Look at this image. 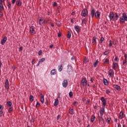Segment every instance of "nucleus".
I'll return each instance as SVG.
<instances>
[{"instance_id":"f257e3e1","label":"nucleus","mask_w":127,"mask_h":127,"mask_svg":"<svg viewBox=\"0 0 127 127\" xmlns=\"http://www.w3.org/2000/svg\"><path fill=\"white\" fill-rule=\"evenodd\" d=\"M120 23H125V21H127V16L126 13H123V16L120 19Z\"/></svg>"},{"instance_id":"f03ea898","label":"nucleus","mask_w":127,"mask_h":127,"mask_svg":"<svg viewBox=\"0 0 127 127\" xmlns=\"http://www.w3.org/2000/svg\"><path fill=\"white\" fill-rule=\"evenodd\" d=\"M89 12H88V10L87 9L84 8L81 11V16H83V17H87L88 16V14Z\"/></svg>"},{"instance_id":"7ed1b4c3","label":"nucleus","mask_w":127,"mask_h":127,"mask_svg":"<svg viewBox=\"0 0 127 127\" xmlns=\"http://www.w3.org/2000/svg\"><path fill=\"white\" fill-rule=\"evenodd\" d=\"M109 17L110 21H112V20L115 19V14H114V12H110Z\"/></svg>"},{"instance_id":"20e7f679","label":"nucleus","mask_w":127,"mask_h":127,"mask_svg":"<svg viewBox=\"0 0 127 127\" xmlns=\"http://www.w3.org/2000/svg\"><path fill=\"white\" fill-rule=\"evenodd\" d=\"M101 101L102 102L103 107H106V105H107V100H106L105 97H102Z\"/></svg>"},{"instance_id":"39448f33","label":"nucleus","mask_w":127,"mask_h":127,"mask_svg":"<svg viewBox=\"0 0 127 127\" xmlns=\"http://www.w3.org/2000/svg\"><path fill=\"white\" fill-rule=\"evenodd\" d=\"M81 83L83 86H87V79L86 77L82 78L81 80Z\"/></svg>"},{"instance_id":"423d86ee","label":"nucleus","mask_w":127,"mask_h":127,"mask_svg":"<svg viewBox=\"0 0 127 127\" xmlns=\"http://www.w3.org/2000/svg\"><path fill=\"white\" fill-rule=\"evenodd\" d=\"M30 32L33 35V34H35V30H34V26H32L30 27Z\"/></svg>"},{"instance_id":"0eeeda50","label":"nucleus","mask_w":127,"mask_h":127,"mask_svg":"<svg viewBox=\"0 0 127 127\" xmlns=\"http://www.w3.org/2000/svg\"><path fill=\"white\" fill-rule=\"evenodd\" d=\"M63 86L64 88H67V86H68V81L66 79H64L63 81Z\"/></svg>"},{"instance_id":"6e6552de","label":"nucleus","mask_w":127,"mask_h":127,"mask_svg":"<svg viewBox=\"0 0 127 127\" xmlns=\"http://www.w3.org/2000/svg\"><path fill=\"white\" fill-rule=\"evenodd\" d=\"M7 39V38L6 36H4L3 39L1 40L0 43L2 45H3L5 42H6V40Z\"/></svg>"},{"instance_id":"1a4fd4ad","label":"nucleus","mask_w":127,"mask_h":127,"mask_svg":"<svg viewBox=\"0 0 127 127\" xmlns=\"http://www.w3.org/2000/svg\"><path fill=\"white\" fill-rule=\"evenodd\" d=\"M105 106H102V108L100 110V116H103L104 115V113H105Z\"/></svg>"},{"instance_id":"9d476101","label":"nucleus","mask_w":127,"mask_h":127,"mask_svg":"<svg viewBox=\"0 0 127 127\" xmlns=\"http://www.w3.org/2000/svg\"><path fill=\"white\" fill-rule=\"evenodd\" d=\"M113 88H114V89H116V90H117V91H119L122 90V88H121V86L116 84H114L113 85Z\"/></svg>"},{"instance_id":"9b49d317","label":"nucleus","mask_w":127,"mask_h":127,"mask_svg":"<svg viewBox=\"0 0 127 127\" xmlns=\"http://www.w3.org/2000/svg\"><path fill=\"white\" fill-rule=\"evenodd\" d=\"M74 29L76 31L77 33H80V31L81 29H80V27L78 25L74 26Z\"/></svg>"},{"instance_id":"f8f14e48","label":"nucleus","mask_w":127,"mask_h":127,"mask_svg":"<svg viewBox=\"0 0 127 127\" xmlns=\"http://www.w3.org/2000/svg\"><path fill=\"white\" fill-rule=\"evenodd\" d=\"M8 85H9V82H8V79H7L5 82V89H9V86H8Z\"/></svg>"},{"instance_id":"ddd939ff","label":"nucleus","mask_w":127,"mask_h":127,"mask_svg":"<svg viewBox=\"0 0 127 127\" xmlns=\"http://www.w3.org/2000/svg\"><path fill=\"white\" fill-rule=\"evenodd\" d=\"M40 97L41 98L40 101H41L42 104H44V96H43L42 93H41L40 94Z\"/></svg>"},{"instance_id":"4468645a","label":"nucleus","mask_w":127,"mask_h":127,"mask_svg":"<svg viewBox=\"0 0 127 127\" xmlns=\"http://www.w3.org/2000/svg\"><path fill=\"white\" fill-rule=\"evenodd\" d=\"M100 15H101V12L100 11H97L95 12V16L96 18H99V17H100Z\"/></svg>"},{"instance_id":"2eb2a0df","label":"nucleus","mask_w":127,"mask_h":127,"mask_svg":"<svg viewBox=\"0 0 127 127\" xmlns=\"http://www.w3.org/2000/svg\"><path fill=\"white\" fill-rule=\"evenodd\" d=\"M109 75L110 77H113L114 76V70L112 69H110L109 70Z\"/></svg>"},{"instance_id":"dca6fc26","label":"nucleus","mask_w":127,"mask_h":127,"mask_svg":"<svg viewBox=\"0 0 127 127\" xmlns=\"http://www.w3.org/2000/svg\"><path fill=\"white\" fill-rule=\"evenodd\" d=\"M119 17H120V14H119L117 12L115 13L114 18L115 19V21L119 19Z\"/></svg>"},{"instance_id":"f3484780","label":"nucleus","mask_w":127,"mask_h":127,"mask_svg":"<svg viewBox=\"0 0 127 127\" xmlns=\"http://www.w3.org/2000/svg\"><path fill=\"white\" fill-rule=\"evenodd\" d=\"M95 14H96V12L95 11V9H92L91 11V15L92 18H93L94 16H95Z\"/></svg>"},{"instance_id":"a211bd4d","label":"nucleus","mask_w":127,"mask_h":127,"mask_svg":"<svg viewBox=\"0 0 127 127\" xmlns=\"http://www.w3.org/2000/svg\"><path fill=\"white\" fill-rule=\"evenodd\" d=\"M97 38L95 36L93 37L92 38V44L94 45L95 43H97Z\"/></svg>"},{"instance_id":"6ab92c4d","label":"nucleus","mask_w":127,"mask_h":127,"mask_svg":"<svg viewBox=\"0 0 127 127\" xmlns=\"http://www.w3.org/2000/svg\"><path fill=\"white\" fill-rule=\"evenodd\" d=\"M112 67L114 70H116V69H117V67H118V64H117V63H113Z\"/></svg>"},{"instance_id":"aec40b11","label":"nucleus","mask_w":127,"mask_h":127,"mask_svg":"<svg viewBox=\"0 0 127 127\" xmlns=\"http://www.w3.org/2000/svg\"><path fill=\"white\" fill-rule=\"evenodd\" d=\"M59 104V100H58V99H56L54 103L55 107H57Z\"/></svg>"},{"instance_id":"412c9836","label":"nucleus","mask_w":127,"mask_h":127,"mask_svg":"<svg viewBox=\"0 0 127 127\" xmlns=\"http://www.w3.org/2000/svg\"><path fill=\"white\" fill-rule=\"evenodd\" d=\"M69 113L70 114V115H74L75 113L74 112V109L70 108L69 109Z\"/></svg>"},{"instance_id":"4be33fe9","label":"nucleus","mask_w":127,"mask_h":127,"mask_svg":"<svg viewBox=\"0 0 127 127\" xmlns=\"http://www.w3.org/2000/svg\"><path fill=\"white\" fill-rule=\"evenodd\" d=\"M87 21H88V20L86 18L83 19L82 20V25L85 24V25H87Z\"/></svg>"},{"instance_id":"5701e85b","label":"nucleus","mask_w":127,"mask_h":127,"mask_svg":"<svg viewBox=\"0 0 127 127\" xmlns=\"http://www.w3.org/2000/svg\"><path fill=\"white\" fill-rule=\"evenodd\" d=\"M16 3V4L17 6H20L21 4H22V2L20 0L17 1Z\"/></svg>"},{"instance_id":"b1692460","label":"nucleus","mask_w":127,"mask_h":127,"mask_svg":"<svg viewBox=\"0 0 127 127\" xmlns=\"http://www.w3.org/2000/svg\"><path fill=\"white\" fill-rule=\"evenodd\" d=\"M119 118L122 120V119H124V112L123 111H121L119 114Z\"/></svg>"},{"instance_id":"393cba45","label":"nucleus","mask_w":127,"mask_h":127,"mask_svg":"<svg viewBox=\"0 0 127 127\" xmlns=\"http://www.w3.org/2000/svg\"><path fill=\"white\" fill-rule=\"evenodd\" d=\"M39 23L40 25H42L44 23V21L43 20V18L42 17V19L39 20Z\"/></svg>"},{"instance_id":"a878e982","label":"nucleus","mask_w":127,"mask_h":127,"mask_svg":"<svg viewBox=\"0 0 127 127\" xmlns=\"http://www.w3.org/2000/svg\"><path fill=\"white\" fill-rule=\"evenodd\" d=\"M103 82L105 86H108V85H109V82L108 81V80H107V79L104 78Z\"/></svg>"},{"instance_id":"bb28decb","label":"nucleus","mask_w":127,"mask_h":127,"mask_svg":"<svg viewBox=\"0 0 127 127\" xmlns=\"http://www.w3.org/2000/svg\"><path fill=\"white\" fill-rule=\"evenodd\" d=\"M95 119H96V117L95 116V115H92L91 119V123H94V122L95 121Z\"/></svg>"},{"instance_id":"cd10ccee","label":"nucleus","mask_w":127,"mask_h":127,"mask_svg":"<svg viewBox=\"0 0 127 127\" xmlns=\"http://www.w3.org/2000/svg\"><path fill=\"white\" fill-rule=\"evenodd\" d=\"M4 9V8L3 7V5L2 4V3L0 2V10H3Z\"/></svg>"},{"instance_id":"c85d7f7f","label":"nucleus","mask_w":127,"mask_h":127,"mask_svg":"<svg viewBox=\"0 0 127 127\" xmlns=\"http://www.w3.org/2000/svg\"><path fill=\"white\" fill-rule=\"evenodd\" d=\"M67 38H68V39H70V38H71V32H70V31H68L67 32Z\"/></svg>"},{"instance_id":"c756f323","label":"nucleus","mask_w":127,"mask_h":127,"mask_svg":"<svg viewBox=\"0 0 127 127\" xmlns=\"http://www.w3.org/2000/svg\"><path fill=\"white\" fill-rule=\"evenodd\" d=\"M98 63H99V61L96 60L95 63L93 64V67H97V65H98Z\"/></svg>"},{"instance_id":"7c9ffc66","label":"nucleus","mask_w":127,"mask_h":127,"mask_svg":"<svg viewBox=\"0 0 127 127\" xmlns=\"http://www.w3.org/2000/svg\"><path fill=\"white\" fill-rule=\"evenodd\" d=\"M7 107H11V106L12 105V103H11V102L10 101H8L7 102Z\"/></svg>"},{"instance_id":"2f4dec72","label":"nucleus","mask_w":127,"mask_h":127,"mask_svg":"<svg viewBox=\"0 0 127 127\" xmlns=\"http://www.w3.org/2000/svg\"><path fill=\"white\" fill-rule=\"evenodd\" d=\"M111 120H112V118H111V117L107 118L106 120V122L108 123V124H111Z\"/></svg>"},{"instance_id":"473e14b6","label":"nucleus","mask_w":127,"mask_h":127,"mask_svg":"<svg viewBox=\"0 0 127 127\" xmlns=\"http://www.w3.org/2000/svg\"><path fill=\"white\" fill-rule=\"evenodd\" d=\"M98 120L99 121V122L101 121H104V119H103V116H98Z\"/></svg>"},{"instance_id":"72a5a7b5","label":"nucleus","mask_w":127,"mask_h":127,"mask_svg":"<svg viewBox=\"0 0 127 127\" xmlns=\"http://www.w3.org/2000/svg\"><path fill=\"white\" fill-rule=\"evenodd\" d=\"M29 99L30 102H33V101H34V97H33V96L32 95L30 96Z\"/></svg>"},{"instance_id":"f704fd0d","label":"nucleus","mask_w":127,"mask_h":127,"mask_svg":"<svg viewBox=\"0 0 127 127\" xmlns=\"http://www.w3.org/2000/svg\"><path fill=\"white\" fill-rule=\"evenodd\" d=\"M110 52H111V50H110L106 51L104 53V55H108V54H109V53H110Z\"/></svg>"},{"instance_id":"c9c22d12","label":"nucleus","mask_w":127,"mask_h":127,"mask_svg":"<svg viewBox=\"0 0 127 127\" xmlns=\"http://www.w3.org/2000/svg\"><path fill=\"white\" fill-rule=\"evenodd\" d=\"M59 67H60L59 68V71H60V72H61V71L63 69V68H62L63 67V64H61L59 66Z\"/></svg>"},{"instance_id":"e433bc0d","label":"nucleus","mask_w":127,"mask_h":127,"mask_svg":"<svg viewBox=\"0 0 127 127\" xmlns=\"http://www.w3.org/2000/svg\"><path fill=\"white\" fill-rule=\"evenodd\" d=\"M51 75H55V74H56V71H55V69L51 70Z\"/></svg>"},{"instance_id":"4c0bfd02","label":"nucleus","mask_w":127,"mask_h":127,"mask_svg":"<svg viewBox=\"0 0 127 127\" xmlns=\"http://www.w3.org/2000/svg\"><path fill=\"white\" fill-rule=\"evenodd\" d=\"M88 62H89L88 59H87V58H85L84 59L83 63H84L85 64H87V63H88Z\"/></svg>"},{"instance_id":"58836bf2","label":"nucleus","mask_w":127,"mask_h":127,"mask_svg":"<svg viewBox=\"0 0 127 127\" xmlns=\"http://www.w3.org/2000/svg\"><path fill=\"white\" fill-rule=\"evenodd\" d=\"M104 40H105V38H104V37H102L100 38V40L99 41V43H100V44L103 43V41H104Z\"/></svg>"},{"instance_id":"ea45409f","label":"nucleus","mask_w":127,"mask_h":127,"mask_svg":"<svg viewBox=\"0 0 127 127\" xmlns=\"http://www.w3.org/2000/svg\"><path fill=\"white\" fill-rule=\"evenodd\" d=\"M7 6H8V8H10V7H11V4H10L9 1L7 2Z\"/></svg>"},{"instance_id":"a19ab883","label":"nucleus","mask_w":127,"mask_h":127,"mask_svg":"<svg viewBox=\"0 0 127 127\" xmlns=\"http://www.w3.org/2000/svg\"><path fill=\"white\" fill-rule=\"evenodd\" d=\"M104 63V64H109V63H110V61L108 59H106Z\"/></svg>"},{"instance_id":"79ce46f5","label":"nucleus","mask_w":127,"mask_h":127,"mask_svg":"<svg viewBox=\"0 0 127 127\" xmlns=\"http://www.w3.org/2000/svg\"><path fill=\"white\" fill-rule=\"evenodd\" d=\"M35 122V118H32V119L30 120V123H34Z\"/></svg>"},{"instance_id":"37998d69","label":"nucleus","mask_w":127,"mask_h":127,"mask_svg":"<svg viewBox=\"0 0 127 127\" xmlns=\"http://www.w3.org/2000/svg\"><path fill=\"white\" fill-rule=\"evenodd\" d=\"M69 97L70 98H72V97H73V92H72V91L69 92Z\"/></svg>"},{"instance_id":"c03bdc74","label":"nucleus","mask_w":127,"mask_h":127,"mask_svg":"<svg viewBox=\"0 0 127 127\" xmlns=\"http://www.w3.org/2000/svg\"><path fill=\"white\" fill-rule=\"evenodd\" d=\"M12 111H13V108L10 107L9 108V109H8L9 113H11V112H12Z\"/></svg>"},{"instance_id":"a18cd8bd","label":"nucleus","mask_w":127,"mask_h":127,"mask_svg":"<svg viewBox=\"0 0 127 127\" xmlns=\"http://www.w3.org/2000/svg\"><path fill=\"white\" fill-rule=\"evenodd\" d=\"M45 61V58H42L39 61V63H41L42 62H44Z\"/></svg>"},{"instance_id":"49530a36","label":"nucleus","mask_w":127,"mask_h":127,"mask_svg":"<svg viewBox=\"0 0 127 127\" xmlns=\"http://www.w3.org/2000/svg\"><path fill=\"white\" fill-rule=\"evenodd\" d=\"M112 46H113V43H112V40H110L109 41V47H112Z\"/></svg>"},{"instance_id":"de8ad7c7","label":"nucleus","mask_w":127,"mask_h":127,"mask_svg":"<svg viewBox=\"0 0 127 127\" xmlns=\"http://www.w3.org/2000/svg\"><path fill=\"white\" fill-rule=\"evenodd\" d=\"M49 21H50V20H44V24H46V23H47L48 22H49Z\"/></svg>"},{"instance_id":"09e8293b","label":"nucleus","mask_w":127,"mask_h":127,"mask_svg":"<svg viewBox=\"0 0 127 127\" xmlns=\"http://www.w3.org/2000/svg\"><path fill=\"white\" fill-rule=\"evenodd\" d=\"M40 106V103L39 102H37L36 105V108H39V106Z\"/></svg>"},{"instance_id":"8fccbe9b","label":"nucleus","mask_w":127,"mask_h":127,"mask_svg":"<svg viewBox=\"0 0 127 127\" xmlns=\"http://www.w3.org/2000/svg\"><path fill=\"white\" fill-rule=\"evenodd\" d=\"M2 115H3V111L2 110L0 111V117H2Z\"/></svg>"},{"instance_id":"3c124183","label":"nucleus","mask_w":127,"mask_h":127,"mask_svg":"<svg viewBox=\"0 0 127 127\" xmlns=\"http://www.w3.org/2000/svg\"><path fill=\"white\" fill-rule=\"evenodd\" d=\"M38 54H39V56H40V55H41L42 54V50H41L40 51H39L38 52Z\"/></svg>"},{"instance_id":"603ef678","label":"nucleus","mask_w":127,"mask_h":127,"mask_svg":"<svg viewBox=\"0 0 127 127\" xmlns=\"http://www.w3.org/2000/svg\"><path fill=\"white\" fill-rule=\"evenodd\" d=\"M115 61L116 62H118V60H119V58H118V57H116V58L114 59Z\"/></svg>"},{"instance_id":"864d4df0","label":"nucleus","mask_w":127,"mask_h":127,"mask_svg":"<svg viewBox=\"0 0 127 127\" xmlns=\"http://www.w3.org/2000/svg\"><path fill=\"white\" fill-rule=\"evenodd\" d=\"M74 19H75V18H71V19H70V21H71V22L72 23H74Z\"/></svg>"},{"instance_id":"5fc2aeb1","label":"nucleus","mask_w":127,"mask_h":127,"mask_svg":"<svg viewBox=\"0 0 127 127\" xmlns=\"http://www.w3.org/2000/svg\"><path fill=\"white\" fill-rule=\"evenodd\" d=\"M77 104H78V102L75 101L74 102H73V106H76Z\"/></svg>"},{"instance_id":"6e6d98bb","label":"nucleus","mask_w":127,"mask_h":127,"mask_svg":"<svg viewBox=\"0 0 127 127\" xmlns=\"http://www.w3.org/2000/svg\"><path fill=\"white\" fill-rule=\"evenodd\" d=\"M110 93H111V91H110V90L108 89L106 90V94L109 95V94H110Z\"/></svg>"},{"instance_id":"4d7b16f0","label":"nucleus","mask_w":127,"mask_h":127,"mask_svg":"<svg viewBox=\"0 0 127 127\" xmlns=\"http://www.w3.org/2000/svg\"><path fill=\"white\" fill-rule=\"evenodd\" d=\"M127 60H124L123 63V65H125V64H126L127 63Z\"/></svg>"},{"instance_id":"13d9d810","label":"nucleus","mask_w":127,"mask_h":127,"mask_svg":"<svg viewBox=\"0 0 127 127\" xmlns=\"http://www.w3.org/2000/svg\"><path fill=\"white\" fill-rule=\"evenodd\" d=\"M35 63V59H33L32 61V64H34Z\"/></svg>"},{"instance_id":"bf43d9fd","label":"nucleus","mask_w":127,"mask_h":127,"mask_svg":"<svg viewBox=\"0 0 127 127\" xmlns=\"http://www.w3.org/2000/svg\"><path fill=\"white\" fill-rule=\"evenodd\" d=\"M53 6H56L57 5V2H54L53 4Z\"/></svg>"},{"instance_id":"052dcab7","label":"nucleus","mask_w":127,"mask_h":127,"mask_svg":"<svg viewBox=\"0 0 127 127\" xmlns=\"http://www.w3.org/2000/svg\"><path fill=\"white\" fill-rule=\"evenodd\" d=\"M3 16V13L1 12V11L0 12V17H2Z\"/></svg>"},{"instance_id":"680f3d73","label":"nucleus","mask_w":127,"mask_h":127,"mask_svg":"<svg viewBox=\"0 0 127 127\" xmlns=\"http://www.w3.org/2000/svg\"><path fill=\"white\" fill-rule=\"evenodd\" d=\"M0 110H1V111L3 110V107L2 106V105H0Z\"/></svg>"},{"instance_id":"e2e57ef3","label":"nucleus","mask_w":127,"mask_h":127,"mask_svg":"<svg viewBox=\"0 0 127 127\" xmlns=\"http://www.w3.org/2000/svg\"><path fill=\"white\" fill-rule=\"evenodd\" d=\"M15 1H16V0H12V4H14V3H15Z\"/></svg>"},{"instance_id":"0e129e2a","label":"nucleus","mask_w":127,"mask_h":127,"mask_svg":"<svg viewBox=\"0 0 127 127\" xmlns=\"http://www.w3.org/2000/svg\"><path fill=\"white\" fill-rule=\"evenodd\" d=\"M22 49H23V47H20L19 49V51H22Z\"/></svg>"},{"instance_id":"69168bd1","label":"nucleus","mask_w":127,"mask_h":127,"mask_svg":"<svg viewBox=\"0 0 127 127\" xmlns=\"http://www.w3.org/2000/svg\"><path fill=\"white\" fill-rule=\"evenodd\" d=\"M124 57H125V60H127V54H125Z\"/></svg>"},{"instance_id":"338daca9","label":"nucleus","mask_w":127,"mask_h":127,"mask_svg":"<svg viewBox=\"0 0 127 127\" xmlns=\"http://www.w3.org/2000/svg\"><path fill=\"white\" fill-rule=\"evenodd\" d=\"M56 24L58 26H60V22H57L56 23Z\"/></svg>"},{"instance_id":"774afa93","label":"nucleus","mask_w":127,"mask_h":127,"mask_svg":"<svg viewBox=\"0 0 127 127\" xmlns=\"http://www.w3.org/2000/svg\"><path fill=\"white\" fill-rule=\"evenodd\" d=\"M61 35H62V33H58V37H61Z\"/></svg>"}]
</instances>
